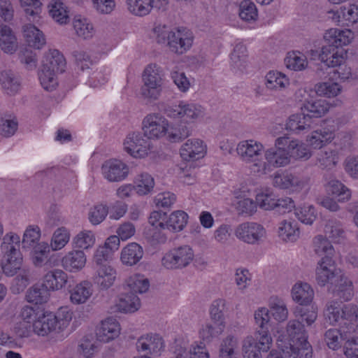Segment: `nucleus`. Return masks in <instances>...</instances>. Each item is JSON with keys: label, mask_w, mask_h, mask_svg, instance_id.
<instances>
[{"label": "nucleus", "mask_w": 358, "mask_h": 358, "mask_svg": "<svg viewBox=\"0 0 358 358\" xmlns=\"http://www.w3.org/2000/svg\"><path fill=\"white\" fill-rule=\"evenodd\" d=\"M325 319L330 324H338L339 329H331L324 334V341L332 350L341 346V341L348 339L355 333L358 326V307L353 304L341 305L337 301H330L324 311Z\"/></svg>", "instance_id": "obj_1"}, {"label": "nucleus", "mask_w": 358, "mask_h": 358, "mask_svg": "<svg viewBox=\"0 0 358 358\" xmlns=\"http://www.w3.org/2000/svg\"><path fill=\"white\" fill-rule=\"evenodd\" d=\"M257 325L254 336H248L243 345L244 358H262L261 352H267L271 346L272 338L269 334L268 310L259 308L255 313Z\"/></svg>", "instance_id": "obj_2"}, {"label": "nucleus", "mask_w": 358, "mask_h": 358, "mask_svg": "<svg viewBox=\"0 0 358 358\" xmlns=\"http://www.w3.org/2000/svg\"><path fill=\"white\" fill-rule=\"evenodd\" d=\"M349 31H342L336 29H331L325 32L324 39L327 43L323 45L319 58L324 64L326 69L334 68L344 62L343 45H347L350 42Z\"/></svg>", "instance_id": "obj_3"}, {"label": "nucleus", "mask_w": 358, "mask_h": 358, "mask_svg": "<svg viewBox=\"0 0 358 358\" xmlns=\"http://www.w3.org/2000/svg\"><path fill=\"white\" fill-rule=\"evenodd\" d=\"M156 41L159 44L166 45L170 51L182 55L192 45L193 37L185 29L171 30L166 25L159 24L154 28Z\"/></svg>", "instance_id": "obj_4"}, {"label": "nucleus", "mask_w": 358, "mask_h": 358, "mask_svg": "<svg viewBox=\"0 0 358 358\" xmlns=\"http://www.w3.org/2000/svg\"><path fill=\"white\" fill-rule=\"evenodd\" d=\"M65 66L66 60L58 50H55L47 54L38 74L42 87L48 91H52L57 85L56 74L63 73Z\"/></svg>", "instance_id": "obj_5"}, {"label": "nucleus", "mask_w": 358, "mask_h": 358, "mask_svg": "<svg viewBox=\"0 0 358 358\" xmlns=\"http://www.w3.org/2000/svg\"><path fill=\"white\" fill-rule=\"evenodd\" d=\"M20 237L13 233L6 234L3 238V242L0 248L4 254V260L2 264V270L7 276H14L18 271H20L22 264V256L18 245Z\"/></svg>", "instance_id": "obj_6"}, {"label": "nucleus", "mask_w": 358, "mask_h": 358, "mask_svg": "<svg viewBox=\"0 0 358 358\" xmlns=\"http://www.w3.org/2000/svg\"><path fill=\"white\" fill-rule=\"evenodd\" d=\"M194 257L192 249L185 245L167 252L162 257V263L167 269H182L192 262Z\"/></svg>", "instance_id": "obj_7"}, {"label": "nucleus", "mask_w": 358, "mask_h": 358, "mask_svg": "<svg viewBox=\"0 0 358 358\" xmlns=\"http://www.w3.org/2000/svg\"><path fill=\"white\" fill-rule=\"evenodd\" d=\"M143 80L142 95L145 98L157 99L160 94L162 84L159 68L156 64L148 65L143 71Z\"/></svg>", "instance_id": "obj_8"}, {"label": "nucleus", "mask_w": 358, "mask_h": 358, "mask_svg": "<svg viewBox=\"0 0 358 358\" xmlns=\"http://www.w3.org/2000/svg\"><path fill=\"white\" fill-rule=\"evenodd\" d=\"M165 114L173 119L189 122L202 115L201 107L195 103L180 101L178 105L169 106Z\"/></svg>", "instance_id": "obj_9"}, {"label": "nucleus", "mask_w": 358, "mask_h": 358, "mask_svg": "<svg viewBox=\"0 0 358 358\" xmlns=\"http://www.w3.org/2000/svg\"><path fill=\"white\" fill-rule=\"evenodd\" d=\"M343 271L338 268L331 257L324 256L319 262L316 268V280L322 287L327 284L335 283Z\"/></svg>", "instance_id": "obj_10"}, {"label": "nucleus", "mask_w": 358, "mask_h": 358, "mask_svg": "<svg viewBox=\"0 0 358 358\" xmlns=\"http://www.w3.org/2000/svg\"><path fill=\"white\" fill-rule=\"evenodd\" d=\"M125 150L134 157H145L150 149V140L144 132L129 134L124 142Z\"/></svg>", "instance_id": "obj_11"}, {"label": "nucleus", "mask_w": 358, "mask_h": 358, "mask_svg": "<svg viewBox=\"0 0 358 358\" xmlns=\"http://www.w3.org/2000/svg\"><path fill=\"white\" fill-rule=\"evenodd\" d=\"M265 234L264 227L256 222H243L235 229V235L239 240L252 245L258 244Z\"/></svg>", "instance_id": "obj_12"}, {"label": "nucleus", "mask_w": 358, "mask_h": 358, "mask_svg": "<svg viewBox=\"0 0 358 358\" xmlns=\"http://www.w3.org/2000/svg\"><path fill=\"white\" fill-rule=\"evenodd\" d=\"M143 124V131L150 140L160 138L169 131L168 121L158 114L148 115Z\"/></svg>", "instance_id": "obj_13"}, {"label": "nucleus", "mask_w": 358, "mask_h": 358, "mask_svg": "<svg viewBox=\"0 0 358 358\" xmlns=\"http://www.w3.org/2000/svg\"><path fill=\"white\" fill-rule=\"evenodd\" d=\"M103 177L110 182H120L129 174V166L120 160L110 159L104 162L101 167Z\"/></svg>", "instance_id": "obj_14"}, {"label": "nucleus", "mask_w": 358, "mask_h": 358, "mask_svg": "<svg viewBox=\"0 0 358 358\" xmlns=\"http://www.w3.org/2000/svg\"><path fill=\"white\" fill-rule=\"evenodd\" d=\"M129 11L136 16L148 15L153 8L164 9L168 0H127Z\"/></svg>", "instance_id": "obj_15"}, {"label": "nucleus", "mask_w": 358, "mask_h": 358, "mask_svg": "<svg viewBox=\"0 0 358 358\" xmlns=\"http://www.w3.org/2000/svg\"><path fill=\"white\" fill-rule=\"evenodd\" d=\"M0 85L4 94L14 96L21 90L22 78L17 72L5 69L0 72Z\"/></svg>", "instance_id": "obj_16"}, {"label": "nucleus", "mask_w": 358, "mask_h": 358, "mask_svg": "<svg viewBox=\"0 0 358 358\" xmlns=\"http://www.w3.org/2000/svg\"><path fill=\"white\" fill-rule=\"evenodd\" d=\"M265 159L266 162L263 163V173H266L271 167L278 168L285 166L289 164L290 159L289 154L283 149H277V148H271L265 152Z\"/></svg>", "instance_id": "obj_17"}, {"label": "nucleus", "mask_w": 358, "mask_h": 358, "mask_svg": "<svg viewBox=\"0 0 358 358\" xmlns=\"http://www.w3.org/2000/svg\"><path fill=\"white\" fill-rule=\"evenodd\" d=\"M329 14L332 15L330 17L339 24L350 26L358 21V6L355 4H348L341 6L337 10H330Z\"/></svg>", "instance_id": "obj_18"}, {"label": "nucleus", "mask_w": 358, "mask_h": 358, "mask_svg": "<svg viewBox=\"0 0 358 358\" xmlns=\"http://www.w3.org/2000/svg\"><path fill=\"white\" fill-rule=\"evenodd\" d=\"M94 269L93 281L101 289H108L113 285L116 279V271L110 265L96 266Z\"/></svg>", "instance_id": "obj_19"}, {"label": "nucleus", "mask_w": 358, "mask_h": 358, "mask_svg": "<svg viewBox=\"0 0 358 358\" xmlns=\"http://www.w3.org/2000/svg\"><path fill=\"white\" fill-rule=\"evenodd\" d=\"M206 153V145L199 139H189L180 150L181 157L186 161H194L202 158Z\"/></svg>", "instance_id": "obj_20"}, {"label": "nucleus", "mask_w": 358, "mask_h": 358, "mask_svg": "<svg viewBox=\"0 0 358 358\" xmlns=\"http://www.w3.org/2000/svg\"><path fill=\"white\" fill-rule=\"evenodd\" d=\"M138 352L159 353L164 348L162 338L157 334H148L141 336L136 342Z\"/></svg>", "instance_id": "obj_21"}, {"label": "nucleus", "mask_w": 358, "mask_h": 358, "mask_svg": "<svg viewBox=\"0 0 358 358\" xmlns=\"http://www.w3.org/2000/svg\"><path fill=\"white\" fill-rule=\"evenodd\" d=\"M263 148L262 143L254 140H248L240 142L237 145L236 151L243 161L251 162L261 155Z\"/></svg>", "instance_id": "obj_22"}, {"label": "nucleus", "mask_w": 358, "mask_h": 358, "mask_svg": "<svg viewBox=\"0 0 358 358\" xmlns=\"http://www.w3.org/2000/svg\"><path fill=\"white\" fill-rule=\"evenodd\" d=\"M120 332V324L113 318H108L102 321L101 326L96 330L97 339L103 343H108L117 338Z\"/></svg>", "instance_id": "obj_23"}, {"label": "nucleus", "mask_w": 358, "mask_h": 358, "mask_svg": "<svg viewBox=\"0 0 358 358\" xmlns=\"http://www.w3.org/2000/svg\"><path fill=\"white\" fill-rule=\"evenodd\" d=\"M59 316L49 313L43 315L33 323V329L35 333L40 336H45L50 332L56 329L59 326L60 329V322L58 321Z\"/></svg>", "instance_id": "obj_24"}, {"label": "nucleus", "mask_w": 358, "mask_h": 358, "mask_svg": "<svg viewBox=\"0 0 358 358\" xmlns=\"http://www.w3.org/2000/svg\"><path fill=\"white\" fill-rule=\"evenodd\" d=\"M86 256L81 250L69 252L62 259V266L70 272L81 270L86 264Z\"/></svg>", "instance_id": "obj_25"}, {"label": "nucleus", "mask_w": 358, "mask_h": 358, "mask_svg": "<svg viewBox=\"0 0 358 358\" xmlns=\"http://www.w3.org/2000/svg\"><path fill=\"white\" fill-rule=\"evenodd\" d=\"M334 294L344 301L351 300L354 296V286L351 280H350L343 273L335 280Z\"/></svg>", "instance_id": "obj_26"}, {"label": "nucleus", "mask_w": 358, "mask_h": 358, "mask_svg": "<svg viewBox=\"0 0 358 358\" xmlns=\"http://www.w3.org/2000/svg\"><path fill=\"white\" fill-rule=\"evenodd\" d=\"M0 48L9 54L14 53L18 48L15 33L9 26L3 24H0Z\"/></svg>", "instance_id": "obj_27"}, {"label": "nucleus", "mask_w": 358, "mask_h": 358, "mask_svg": "<svg viewBox=\"0 0 358 358\" xmlns=\"http://www.w3.org/2000/svg\"><path fill=\"white\" fill-rule=\"evenodd\" d=\"M312 121L304 111L301 113L292 115L287 123L286 129L295 134L308 131L310 129Z\"/></svg>", "instance_id": "obj_28"}, {"label": "nucleus", "mask_w": 358, "mask_h": 358, "mask_svg": "<svg viewBox=\"0 0 358 358\" xmlns=\"http://www.w3.org/2000/svg\"><path fill=\"white\" fill-rule=\"evenodd\" d=\"M143 253V248L139 244L131 243L122 250L120 259L123 264L131 266L142 259Z\"/></svg>", "instance_id": "obj_29"}, {"label": "nucleus", "mask_w": 358, "mask_h": 358, "mask_svg": "<svg viewBox=\"0 0 358 358\" xmlns=\"http://www.w3.org/2000/svg\"><path fill=\"white\" fill-rule=\"evenodd\" d=\"M329 105L324 99L305 101L301 107V110L304 111L310 120L322 117L329 111Z\"/></svg>", "instance_id": "obj_30"}, {"label": "nucleus", "mask_w": 358, "mask_h": 358, "mask_svg": "<svg viewBox=\"0 0 358 358\" xmlns=\"http://www.w3.org/2000/svg\"><path fill=\"white\" fill-rule=\"evenodd\" d=\"M313 295V289L306 282L297 283L292 289L293 300L301 306L308 305L312 301Z\"/></svg>", "instance_id": "obj_31"}, {"label": "nucleus", "mask_w": 358, "mask_h": 358, "mask_svg": "<svg viewBox=\"0 0 358 358\" xmlns=\"http://www.w3.org/2000/svg\"><path fill=\"white\" fill-rule=\"evenodd\" d=\"M43 282L50 290L61 289L68 282V275L61 269H54L45 275Z\"/></svg>", "instance_id": "obj_32"}, {"label": "nucleus", "mask_w": 358, "mask_h": 358, "mask_svg": "<svg viewBox=\"0 0 358 358\" xmlns=\"http://www.w3.org/2000/svg\"><path fill=\"white\" fill-rule=\"evenodd\" d=\"M289 345L283 350L285 358H312V348L307 340Z\"/></svg>", "instance_id": "obj_33"}, {"label": "nucleus", "mask_w": 358, "mask_h": 358, "mask_svg": "<svg viewBox=\"0 0 358 358\" xmlns=\"http://www.w3.org/2000/svg\"><path fill=\"white\" fill-rule=\"evenodd\" d=\"M22 33L27 43L31 47L40 49L45 43L42 31L31 24L24 25Z\"/></svg>", "instance_id": "obj_34"}, {"label": "nucleus", "mask_w": 358, "mask_h": 358, "mask_svg": "<svg viewBox=\"0 0 358 358\" xmlns=\"http://www.w3.org/2000/svg\"><path fill=\"white\" fill-rule=\"evenodd\" d=\"M287 332L289 336V345L291 343H296L305 342L308 339L307 333L305 330L304 325L301 324L299 320H290L287 326Z\"/></svg>", "instance_id": "obj_35"}, {"label": "nucleus", "mask_w": 358, "mask_h": 358, "mask_svg": "<svg viewBox=\"0 0 358 358\" xmlns=\"http://www.w3.org/2000/svg\"><path fill=\"white\" fill-rule=\"evenodd\" d=\"M92 285L90 281L84 280L78 284L71 293V301L75 304L85 303L92 294Z\"/></svg>", "instance_id": "obj_36"}, {"label": "nucleus", "mask_w": 358, "mask_h": 358, "mask_svg": "<svg viewBox=\"0 0 358 358\" xmlns=\"http://www.w3.org/2000/svg\"><path fill=\"white\" fill-rule=\"evenodd\" d=\"M50 289L43 282L41 284H36L30 287L27 294V299L29 302L35 304H41L47 302L50 297Z\"/></svg>", "instance_id": "obj_37"}, {"label": "nucleus", "mask_w": 358, "mask_h": 358, "mask_svg": "<svg viewBox=\"0 0 358 358\" xmlns=\"http://www.w3.org/2000/svg\"><path fill=\"white\" fill-rule=\"evenodd\" d=\"M48 8L50 16L57 22L64 24L69 21L68 8L60 0H52L48 4Z\"/></svg>", "instance_id": "obj_38"}, {"label": "nucleus", "mask_w": 358, "mask_h": 358, "mask_svg": "<svg viewBox=\"0 0 358 358\" xmlns=\"http://www.w3.org/2000/svg\"><path fill=\"white\" fill-rule=\"evenodd\" d=\"M192 127L189 123L181 121L173 126L168 131V139L170 142H180L192 134Z\"/></svg>", "instance_id": "obj_39"}, {"label": "nucleus", "mask_w": 358, "mask_h": 358, "mask_svg": "<svg viewBox=\"0 0 358 358\" xmlns=\"http://www.w3.org/2000/svg\"><path fill=\"white\" fill-rule=\"evenodd\" d=\"M326 189L329 194L337 197L339 201H348L351 197V191L336 179L330 180L326 185Z\"/></svg>", "instance_id": "obj_40"}, {"label": "nucleus", "mask_w": 358, "mask_h": 358, "mask_svg": "<svg viewBox=\"0 0 358 358\" xmlns=\"http://www.w3.org/2000/svg\"><path fill=\"white\" fill-rule=\"evenodd\" d=\"M140 299L134 293H124L121 294L117 303V308L120 312L134 313L140 307Z\"/></svg>", "instance_id": "obj_41"}, {"label": "nucleus", "mask_w": 358, "mask_h": 358, "mask_svg": "<svg viewBox=\"0 0 358 358\" xmlns=\"http://www.w3.org/2000/svg\"><path fill=\"white\" fill-rule=\"evenodd\" d=\"M266 87L269 90H281L289 85V78L280 72L269 71L265 77Z\"/></svg>", "instance_id": "obj_42"}, {"label": "nucleus", "mask_w": 358, "mask_h": 358, "mask_svg": "<svg viewBox=\"0 0 358 358\" xmlns=\"http://www.w3.org/2000/svg\"><path fill=\"white\" fill-rule=\"evenodd\" d=\"M324 232L326 236L334 243H339L345 237V231L342 224L340 221L334 219L327 220Z\"/></svg>", "instance_id": "obj_43"}, {"label": "nucleus", "mask_w": 358, "mask_h": 358, "mask_svg": "<svg viewBox=\"0 0 358 358\" xmlns=\"http://www.w3.org/2000/svg\"><path fill=\"white\" fill-rule=\"evenodd\" d=\"M188 215L182 210L172 213L166 220V229L172 231H180L187 223Z\"/></svg>", "instance_id": "obj_44"}, {"label": "nucleus", "mask_w": 358, "mask_h": 358, "mask_svg": "<svg viewBox=\"0 0 358 358\" xmlns=\"http://www.w3.org/2000/svg\"><path fill=\"white\" fill-rule=\"evenodd\" d=\"M315 90L317 95L331 98L341 92L342 87L337 83L329 80L316 84Z\"/></svg>", "instance_id": "obj_45"}, {"label": "nucleus", "mask_w": 358, "mask_h": 358, "mask_svg": "<svg viewBox=\"0 0 358 358\" xmlns=\"http://www.w3.org/2000/svg\"><path fill=\"white\" fill-rule=\"evenodd\" d=\"M50 246L46 243H41L34 246V253L32 262L36 266H43L46 265L50 261Z\"/></svg>", "instance_id": "obj_46"}, {"label": "nucleus", "mask_w": 358, "mask_h": 358, "mask_svg": "<svg viewBox=\"0 0 358 358\" xmlns=\"http://www.w3.org/2000/svg\"><path fill=\"white\" fill-rule=\"evenodd\" d=\"M238 14L240 17L247 22H255L258 17L256 5L250 0H244L239 5Z\"/></svg>", "instance_id": "obj_47"}, {"label": "nucleus", "mask_w": 358, "mask_h": 358, "mask_svg": "<svg viewBox=\"0 0 358 358\" xmlns=\"http://www.w3.org/2000/svg\"><path fill=\"white\" fill-rule=\"evenodd\" d=\"M73 28L76 34L84 39L92 37L94 29L92 24L88 22L86 18L81 16H76L73 20Z\"/></svg>", "instance_id": "obj_48"}, {"label": "nucleus", "mask_w": 358, "mask_h": 358, "mask_svg": "<svg viewBox=\"0 0 358 358\" xmlns=\"http://www.w3.org/2000/svg\"><path fill=\"white\" fill-rule=\"evenodd\" d=\"M334 138L332 132L325 130H317L312 133L308 139L309 144L314 149L322 148L328 142Z\"/></svg>", "instance_id": "obj_49"}, {"label": "nucleus", "mask_w": 358, "mask_h": 358, "mask_svg": "<svg viewBox=\"0 0 358 358\" xmlns=\"http://www.w3.org/2000/svg\"><path fill=\"white\" fill-rule=\"evenodd\" d=\"M225 323L213 322H208L203 326L199 333L204 341H210L213 337L220 335L224 329Z\"/></svg>", "instance_id": "obj_50"}, {"label": "nucleus", "mask_w": 358, "mask_h": 358, "mask_svg": "<svg viewBox=\"0 0 358 358\" xmlns=\"http://www.w3.org/2000/svg\"><path fill=\"white\" fill-rule=\"evenodd\" d=\"M135 190L139 195H145L151 192L155 185L153 178L148 173H142L135 180Z\"/></svg>", "instance_id": "obj_51"}, {"label": "nucleus", "mask_w": 358, "mask_h": 358, "mask_svg": "<svg viewBox=\"0 0 358 358\" xmlns=\"http://www.w3.org/2000/svg\"><path fill=\"white\" fill-rule=\"evenodd\" d=\"M313 245L315 252L321 256L331 257L334 253L331 242L322 235H317L313 238Z\"/></svg>", "instance_id": "obj_52"}, {"label": "nucleus", "mask_w": 358, "mask_h": 358, "mask_svg": "<svg viewBox=\"0 0 358 358\" xmlns=\"http://www.w3.org/2000/svg\"><path fill=\"white\" fill-rule=\"evenodd\" d=\"M336 152L329 148L320 150L317 153V162L322 169H331L336 166Z\"/></svg>", "instance_id": "obj_53"}, {"label": "nucleus", "mask_w": 358, "mask_h": 358, "mask_svg": "<svg viewBox=\"0 0 358 358\" xmlns=\"http://www.w3.org/2000/svg\"><path fill=\"white\" fill-rule=\"evenodd\" d=\"M128 290L129 293H145L150 287L149 280L141 275H135L130 277L127 281Z\"/></svg>", "instance_id": "obj_54"}, {"label": "nucleus", "mask_w": 358, "mask_h": 358, "mask_svg": "<svg viewBox=\"0 0 358 358\" xmlns=\"http://www.w3.org/2000/svg\"><path fill=\"white\" fill-rule=\"evenodd\" d=\"M279 236L284 241H295L299 235V229L293 222L283 220L278 229Z\"/></svg>", "instance_id": "obj_55"}, {"label": "nucleus", "mask_w": 358, "mask_h": 358, "mask_svg": "<svg viewBox=\"0 0 358 358\" xmlns=\"http://www.w3.org/2000/svg\"><path fill=\"white\" fill-rule=\"evenodd\" d=\"M294 314L296 320H299L301 323L305 322L308 326L313 324L317 317V309L313 306L310 308L297 306Z\"/></svg>", "instance_id": "obj_56"}, {"label": "nucleus", "mask_w": 358, "mask_h": 358, "mask_svg": "<svg viewBox=\"0 0 358 358\" xmlns=\"http://www.w3.org/2000/svg\"><path fill=\"white\" fill-rule=\"evenodd\" d=\"M41 238V229L36 225H29L25 230L22 244L24 248H30L36 245Z\"/></svg>", "instance_id": "obj_57"}, {"label": "nucleus", "mask_w": 358, "mask_h": 358, "mask_svg": "<svg viewBox=\"0 0 358 358\" xmlns=\"http://www.w3.org/2000/svg\"><path fill=\"white\" fill-rule=\"evenodd\" d=\"M289 157H292L296 159L306 160L311 157V152L308 146L299 141L294 140L289 144Z\"/></svg>", "instance_id": "obj_58"}, {"label": "nucleus", "mask_w": 358, "mask_h": 358, "mask_svg": "<svg viewBox=\"0 0 358 358\" xmlns=\"http://www.w3.org/2000/svg\"><path fill=\"white\" fill-rule=\"evenodd\" d=\"M70 234L64 227L58 228L53 234L51 241V248L53 250L63 248L69 242Z\"/></svg>", "instance_id": "obj_59"}, {"label": "nucleus", "mask_w": 358, "mask_h": 358, "mask_svg": "<svg viewBox=\"0 0 358 358\" xmlns=\"http://www.w3.org/2000/svg\"><path fill=\"white\" fill-rule=\"evenodd\" d=\"M285 62L288 69L294 71L303 70L308 65L306 57L300 53L298 55L295 52L289 54L285 58Z\"/></svg>", "instance_id": "obj_60"}, {"label": "nucleus", "mask_w": 358, "mask_h": 358, "mask_svg": "<svg viewBox=\"0 0 358 358\" xmlns=\"http://www.w3.org/2000/svg\"><path fill=\"white\" fill-rule=\"evenodd\" d=\"M94 235L91 231H82L73 239V245L83 249L89 248L94 245Z\"/></svg>", "instance_id": "obj_61"}, {"label": "nucleus", "mask_w": 358, "mask_h": 358, "mask_svg": "<svg viewBox=\"0 0 358 358\" xmlns=\"http://www.w3.org/2000/svg\"><path fill=\"white\" fill-rule=\"evenodd\" d=\"M237 340L232 336H227L220 345V358H234Z\"/></svg>", "instance_id": "obj_62"}, {"label": "nucleus", "mask_w": 358, "mask_h": 358, "mask_svg": "<svg viewBox=\"0 0 358 358\" xmlns=\"http://www.w3.org/2000/svg\"><path fill=\"white\" fill-rule=\"evenodd\" d=\"M296 217L302 223L312 224L317 217L315 208L312 206H304L295 210Z\"/></svg>", "instance_id": "obj_63"}, {"label": "nucleus", "mask_w": 358, "mask_h": 358, "mask_svg": "<svg viewBox=\"0 0 358 358\" xmlns=\"http://www.w3.org/2000/svg\"><path fill=\"white\" fill-rule=\"evenodd\" d=\"M274 319L278 322L285 321L288 316L287 308L283 301L276 299V301L271 303L270 310ZM270 317V315H268Z\"/></svg>", "instance_id": "obj_64"}]
</instances>
